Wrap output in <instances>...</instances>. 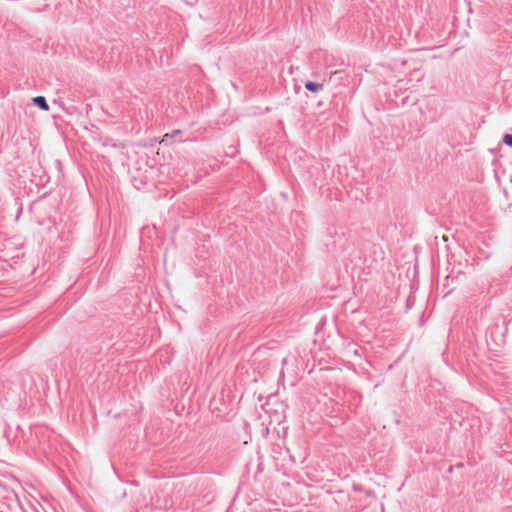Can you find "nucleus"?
<instances>
[{"label": "nucleus", "mask_w": 512, "mask_h": 512, "mask_svg": "<svg viewBox=\"0 0 512 512\" xmlns=\"http://www.w3.org/2000/svg\"><path fill=\"white\" fill-rule=\"evenodd\" d=\"M181 133H182V131L179 129L173 130L171 133H166L163 136L162 142H167L169 138H173Z\"/></svg>", "instance_id": "obj_3"}, {"label": "nucleus", "mask_w": 512, "mask_h": 512, "mask_svg": "<svg viewBox=\"0 0 512 512\" xmlns=\"http://www.w3.org/2000/svg\"><path fill=\"white\" fill-rule=\"evenodd\" d=\"M503 143L512 147V134H505L503 137Z\"/></svg>", "instance_id": "obj_4"}, {"label": "nucleus", "mask_w": 512, "mask_h": 512, "mask_svg": "<svg viewBox=\"0 0 512 512\" xmlns=\"http://www.w3.org/2000/svg\"><path fill=\"white\" fill-rule=\"evenodd\" d=\"M33 104L40 108L43 111L49 110V105L47 103V100L44 96H36L32 99Z\"/></svg>", "instance_id": "obj_1"}, {"label": "nucleus", "mask_w": 512, "mask_h": 512, "mask_svg": "<svg viewBox=\"0 0 512 512\" xmlns=\"http://www.w3.org/2000/svg\"><path fill=\"white\" fill-rule=\"evenodd\" d=\"M305 88L310 91V92H318L319 90H321L323 88V84H320V83H317V82H312V81H307L305 83Z\"/></svg>", "instance_id": "obj_2"}]
</instances>
